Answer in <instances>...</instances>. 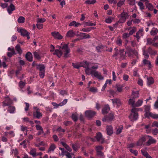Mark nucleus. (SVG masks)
Returning <instances> with one entry per match:
<instances>
[{"label": "nucleus", "instance_id": "f257e3e1", "mask_svg": "<svg viewBox=\"0 0 158 158\" xmlns=\"http://www.w3.org/2000/svg\"><path fill=\"white\" fill-rule=\"evenodd\" d=\"M70 50L67 44H61L59 50L56 49L53 53L54 55H56L59 58H60L63 53L64 57L67 58L70 56Z\"/></svg>", "mask_w": 158, "mask_h": 158}, {"label": "nucleus", "instance_id": "f03ea898", "mask_svg": "<svg viewBox=\"0 0 158 158\" xmlns=\"http://www.w3.org/2000/svg\"><path fill=\"white\" fill-rule=\"evenodd\" d=\"M139 111V109L133 108L131 110V113L129 116L132 122L136 120L138 117L137 112Z\"/></svg>", "mask_w": 158, "mask_h": 158}, {"label": "nucleus", "instance_id": "7ed1b4c3", "mask_svg": "<svg viewBox=\"0 0 158 158\" xmlns=\"http://www.w3.org/2000/svg\"><path fill=\"white\" fill-rule=\"evenodd\" d=\"M120 16L118 23H123L126 21V19L128 18V14L126 12L123 11L120 15Z\"/></svg>", "mask_w": 158, "mask_h": 158}, {"label": "nucleus", "instance_id": "20e7f679", "mask_svg": "<svg viewBox=\"0 0 158 158\" xmlns=\"http://www.w3.org/2000/svg\"><path fill=\"white\" fill-rule=\"evenodd\" d=\"M33 108L36 111L33 112V115L34 117L37 118L39 119L42 117V114L40 111V109L36 107H34Z\"/></svg>", "mask_w": 158, "mask_h": 158}, {"label": "nucleus", "instance_id": "39448f33", "mask_svg": "<svg viewBox=\"0 0 158 158\" xmlns=\"http://www.w3.org/2000/svg\"><path fill=\"white\" fill-rule=\"evenodd\" d=\"M91 74L94 76L95 77L98 78L100 80H102L104 79V77L101 74V73L98 71H96L94 70L90 71Z\"/></svg>", "mask_w": 158, "mask_h": 158}, {"label": "nucleus", "instance_id": "423d86ee", "mask_svg": "<svg viewBox=\"0 0 158 158\" xmlns=\"http://www.w3.org/2000/svg\"><path fill=\"white\" fill-rule=\"evenodd\" d=\"M146 7L148 9V10L150 11H153V13L156 14L158 11V10L154 8V7L152 5L148 2H146L145 4Z\"/></svg>", "mask_w": 158, "mask_h": 158}, {"label": "nucleus", "instance_id": "0eeeda50", "mask_svg": "<svg viewBox=\"0 0 158 158\" xmlns=\"http://www.w3.org/2000/svg\"><path fill=\"white\" fill-rule=\"evenodd\" d=\"M18 32L20 33L21 35L25 36H26L28 40L30 39V33L27 31V30L24 29H21L18 30Z\"/></svg>", "mask_w": 158, "mask_h": 158}, {"label": "nucleus", "instance_id": "6e6552de", "mask_svg": "<svg viewBox=\"0 0 158 158\" xmlns=\"http://www.w3.org/2000/svg\"><path fill=\"white\" fill-rule=\"evenodd\" d=\"M114 118V116L113 114L110 113L108 115L104 116L102 118V121L103 122H108L112 120Z\"/></svg>", "mask_w": 158, "mask_h": 158}, {"label": "nucleus", "instance_id": "1a4fd4ad", "mask_svg": "<svg viewBox=\"0 0 158 158\" xmlns=\"http://www.w3.org/2000/svg\"><path fill=\"white\" fill-rule=\"evenodd\" d=\"M95 138L97 141L101 143H103L105 142L104 138L102 137L101 133L100 132L97 133L96 135L95 136Z\"/></svg>", "mask_w": 158, "mask_h": 158}, {"label": "nucleus", "instance_id": "9d476101", "mask_svg": "<svg viewBox=\"0 0 158 158\" xmlns=\"http://www.w3.org/2000/svg\"><path fill=\"white\" fill-rule=\"evenodd\" d=\"M96 114V112L93 110H87L85 112V116L89 118L94 117Z\"/></svg>", "mask_w": 158, "mask_h": 158}, {"label": "nucleus", "instance_id": "9b49d317", "mask_svg": "<svg viewBox=\"0 0 158 158\" xmlns=\"http://www.w3.org/2000/svg\"><path fill=\"white\" fill-rule=\"evenodd\" d=\"M52 35L56 39L61 40L63 37L58 32L53 31L51 33Z\"/></svg>", "mask_w": 158, "mask_h": 158}, {"label": "nucleus", "instance_id": "f8f14e48", "mask_svg": "<svg viewBox=\"0 0 158 158\" xmlns=\"http://www.w3.org/2000/svg\"><path fill=\"white\" fill-rule=\"evenodd\" d=\"M106 131L107 134L110 135L113 133V128L111 126H107L106 127Z\"/></svg>", "mask_w": 158, "mask_h": 158}, {"label": "nucleus", "instance_id": "ddd939ff", "mask_svg": "<svg viewBox=\"0 0 158 158\" xmlns=\"http://www.w3.org/2000/svg\"><path fill=\"white\" fill-rule=\"evenodd\" d=\"M110 108L108 105H105L102 110V113L105 114L108 113L110 111Z\"/></svg>", "mask_w": 158, "mask_h": 158}, {"label": "nucleus", "instance_id": "4468645a", "mask_svg": "<svg viewBox=\"0 0 158 158\" xmlns=\"http://www.w3.org/2000/svg\"><path fill=\"white\" fill-rule=\"evenodd\" d=\"M143 63L144 65H145L148 64V69H150L152 67V65L151 64V62L146 59H144L143 60Z\"/></svg>", "mask_w": 158, "mask_h": 158}, {"label": "nucleus", "instance_id": "2eb2a0df", "mask_svg": "<svg viewBox=\"0 0 158 158\" xmlns=\"http://www.w3.org/2000/svg\"><path fill=\"white\" fill-rule=\"evenodd\" d=\"M15 9V7L14 5L12 3H11L10 6L8 7L7 10L8 13L10 14L12 13V11Z\"/></svg>", "mask_w": 158, "mask_h": 158}, {"label": "nucleus", "instance_id": "dca6fc26", "mask_svg": "<svg viewBox=\"0 0 158 158\" xmlns=\"http://www.w3.org/2000/svg\"><path fill=\"white\" fill-rule=\"evenodd\" d=\"M126 54V52H125V53H124V50L123 49H119V55L120 56V59L122 60L124 59Z\"/></svg>", "mask_w": 158, "mask_h": 158}, {"label": "nucleus", "instance_id": "f3484780", "mask_svg": "<svg viewBox=\"0 0 158 158\" xmlns=\"http://www.w3.org/2000/svg\"><path fill=\"white\" fill-rule=\"evenodd\" d=\"M3 106H9L10 105L12 104L13 101L9 99L5 100L3 102Z\"/></svg>", "mask_w": 158, "mask_h": 158}, {"label": "nucleus", "instance_id": "a211bd4d", "mask_svg": "<svg viewBox=\"0 0 158 158\" xmlns=\"http://www.w3.org/2000/svg\"><path fill=\"white\" fill-rule=\"evenodd\" d=\"M26 58L27 60L29 61H32V54L30 52H27L26 55Z\"/></svg>", "mask_w": 158, "mask_h": 158}, {"label": "nucleus", "instance_id": "6ab92c4d", "mask_svg": "<svg viewBox=\"0 0 158 158\" xmlns=\"http://www.w3.org/2000/svg\"><path fill=\"white\" fill-rule=\"evenodd\" d=\"M147 84L148 86L152 85L154 83V80L153 78L151 77H148L147 78Z\"/></svg>", "mask_w": 158, "mask_h": 158}, {"label": "nucleus", "instance_id": "aec40b11", "mask_svg": "<svg viewBox=\"0 0 158 158\" xmlns=\"http://www.w3.org/2000/svg\"><path fill=\"white\" fill-rule=\"evenodd\" d=\"M75 35V33L72 30H70L67 32L66 36L68 37H73Z\"/></svg>", "mask_w": 158, "mask_h": 158}, {"label": "nucleus", "instance_id": "412c9836", "mask_svg": "<svg viewBox=\"0 0 158 158\" xmlns=\"http://www.w3.org/2000/svg\"><path fill=\"white\" fill-rule=\"evenodd\" d=\"M112 103L113 104H116L118 106H119L121 104V102L119 99L118 98H115L111 99Z\"/></svg>", "mask_w": 158, "mask_h": 158}, {"label": "nucleus", "instance_id": "4be33fe9", "mask_svg": "<svg viewBox=\"0 0 158 158\" xmlns=\"http://www.w3.org/2000/svg\"><path fill=\"white\" fill-rule=\"evenodd\" d=\"M139 91H138L135 92L133 91L131 94V97L135 99L139 97Z\"/></svg>", "mask_w": 158, "mask_h": 158}, {"label": "nucleus", "instance_id": "5701e85b", "mask_svg": "<svg viewBox=\"0 0 158 158\" xmlns=\"http://www.w3.org/2000/svg\"><path fill=\"white\" fill-rule=\"evenodd\" d=\"M135 99L133 98H130L128 101V104L129 105H131L133 107H135Z\"/></svg>", "mask_w": 158, "mask_h": 158}, {"label": "nucleus", "instance_id": "b1692460", "mask_svg": "<svg viewBox=\"0 0 158 158\" xmlns=\"http://www.w3.org/2000/svg\"><path fill=\"white\" fill-rule=\"evenodd\" d=\"M148 140L146 142V145L149 146L152 143H156V141L155 139L152 138V137H150Z\"/></svg>", "mask_w": 158, "mask_h": 158}, {"label": "nucleus", "instance_id": "393cba45", "mask_svg": "<svg viewBox=\"0 0 158 158\" xmlns=\"http://www.w3.org/2000/svg\"><path fill=\"white\" fill-rule=\"evenodd\" d=\"M114 54L112 55V57H115V59H117V57L119 55V50H118V49L115 48L114 49Z\"/></svg>", "mask_w": 158, "mask_h": 158}, {"label": "nucleus", "instance_id": "a878e982", "mask_svg": "<svg viewBox=\"0 0 158 158\" xmlns=\"http://www.w3.org/2000/svg\"><path fill=\"white\" fill-rule=\"evenodd\" d=\"M148 52L151 55H155L157 53V52L156 51L153 50L152 48L149 47L148 49Z\"/></svg>", "mask_w": 158, "mask_h": 158}, {"label": "nucleus", "instance_id": "bb28decb", "mask_svg": "<svg viewBox=\"0 0 158 158\" xmlns=\"http://www.w3.org/2000/svg\"><path fill=\"white\" fill-rule=\"evenodd\" d=\"M81 25V23H77L75 21H73L69 24V26H74L75 27H78Z\"/></svg>", "mask_w": 158, "mask_h": 158}, {"label": "nucleus", "instance_id": "cd10ccee", "mask_svg": "<svg viewBox=\"0 0 158 158\" xmlns=\"http://www.w3.org/2000/svg\"><path fill=\"white\" fill-rule=\"evenodd\" d=\"M158 32V30L155 27H153L150 31V34L152 35H156Z\"/></svg>", "mask_w": 158, "mask_h": 158}, {"label": "nucleus", "instance_id": "c85d7f7f", "mask_svg": "<svg viewBox=\"0 0 158 158\" xmlns=\"http://www.w3.org/2000/svg\"><path fill=\"white\" fill-rule=\"evenodd\" d=\"M71 145L73 149L75 151H77L79 148L78 144L77 143H76L75 144L71 143Z\"/></svg>", "mask_w": 158, "mask_h": 158}, {"label": "nucleus", "instance_id": "c756f323", "mask_svg": "<svg viewBox=\"0 0 158 158\" xmlns=\"http://www.w3.org/2000/svg\"><path fill=\"white\" fill-rule=\"evenodd\" d=\"M56 148V146L54 144L51 145L48 151V152H49L52 151H53Z\"/></svg>", "mask_w": 158, "mask_h": 158}, {"label": "nucleus", "instance_id": "7c9ffc66", "mask_svg": "<svg viewBox=\"0 0 158 158\" xmlns=\"http://www.w3.org/2000/svg\"><path fill=\"white\" fill-rule=\"evenodd\" d=\"M37 69H39L40 71H45V67L44 64H40L38 65Z\"/></svg>", "mask_w": 158, "mask_h": 158}, {"label": "nucleus", "instance_id": "2f4dec72", "mask_svg": "<svg viewBox=\"0 0 158 158\" xmlns=\"http://www.w3.org/2000/svg\"><path fill=\"white\" fill-rule=\"evenodd\" d=\"M89 63L87 61H83L80 63L81 67H82L84 68H87L89 67Z\"/></svg>", "mask_w": 158, "mask_h": 158}, {"label": "nucleus", "instance_id": "473e14b6", "mask_svg": "<svg viewBox=\"0 0 158 158\" xmlns=\"http://www.w3.org/2000/svg\"><path fill=\"white\" fill-rule=\"evenodd\" d=\"M123 129V127L122 126H120L117 128L116 131V134L117 135L120 134L122 131V130Z\"/></svg>", "mask_w": 158, "mask_h": 158}, {"label": "nucleus", "instance_id": "72a5a7b5", "mask_svg": "<svg viewBox=\"0 0 158 158\" xmlns=\"http://www.w3.org/2000/svg\"><path fill=\"white\" fill-rule=\"evenodd\" d=\"M15 110V108L14 106H10L8 107V111L10 113H13Z\"/></svg>", "mask_w": 158, "mask_h": 158}, {"label": "nucleus", "instance_id": "f704fd0d", "mask_svg": "<svg viewBox=\"0 0 158 158\" xmlns=\"http://www.w3.org/2000/svg\"><path fill=\"white\" fill-rule=\"evenodd\" d=\"M25 19L23 16H20L18 19V22L19 23H23L25 22Z\"/></svg>", "mask_w": 158, "mask_h": 158}, {"label": "nucleus", "instance_id": "c9c22d12", "mask_svg": "<svg viewBox=\"0 0 158 158\" xmlns=\"http://www.w3.org/2000/svg\"><path fill=\"white\" fill-rule=\"evenodd\" d=\"M142 31V30H139L138 32L136 33V35H134V36L137 39V41L138 42L139 41V40L140 39L139 35L141 34Z\"/></svg>", "mask_w": 158, "mask_h": 158}, {"label": "nucleus", "instance_id": "e433bc0d", "mask_svg": "<svg viewBox=\"0 0 158 158\" xmlns=\"http://www.w3.org/2000/svg\"><path fill=\"white\" fill-rule=\"evenodd\" d=\"M26 85L25 81H20L19 83V85L20 88L23 89L24 88Z\"/></svg>", "mask_w": 158, "mask_h": 158}, {"label": "nucleus", "instance_id": "4c0bfd02", "mask_svg": "<svg viewBox=\"0 0 158 158\" xmlns=\"http://www.w3.org/2000/svg\"><path fill=\"white\" fill-rule=\"evenodd\" d=\"M143 102L142 100L139 99L135 103V107H139L140 106Z\"/></svg>", "mask_w": 158, "mask_h": 158}, {"label": "nucleus", "instance_id": "58836bf2", "mask_svg": "<svg viewBox=\"0 0 158 158\" xmlns=\"http://www.w3.org/2000/svg\"><path fill=\"white\" fill-rule=\"evenodd\" d=\"M15 49L19 54H21L22 53V50L19 45L18 44L16 46Z\"/></svg>", "mask_w": 158, "mask_h": 158}, {"label": "nucleus", "instance_id": "ea45409f", "mask_svg": "<svg viewBox=\"0 0 158 158\" xmlns=\"http://www.w3.org/2000/svg\"><path fill=\"white\" fill-rule=\"evenodd\" d=\"M36 150L34 148L31 149L29 153L31 155L33 156L34 157L36 155Z\"/></svg>", "mask_w": 158, "mask_h": 158}, {"label": "nucleus", "instance_id": "a19ab883", "mask_svg": "<svg viewBox=\"0 0 158 158\" xmlns=\"http://www.w3.org/2000/svg\"><path fill=\"white\" fill-rule=\"evenodd\" d=\"M96 0H87V1H85V3L86 4H93L95 3L96 2Z\"/></svg>", "mask_w": 158, "mask_h": 158}, {"label": "nucleus", "instance_id": "79ce46f5", "mask_svg": "<svg viewBox=\"0 0 158 158\" xmlns=\"http://www.w3.org/2000/svg\"><path fill=\"white\" fill-rule=\"evenodd\" d=\"M15 51L14 50V49H13L12 50V52H8L7 53V55L8 57H11L13 55L15 54Z\"/></svg>", "mask_w": 158, "mask_h": 158}, {"label": "nucleus", "instance_id": "37998d69", "mask_svg": "<svg viewBox=\"0 0 158 158\" xmlns=\"http://www.w3.org/2000/svg\"><path fill=\"white\" fill-rule=\"evenodd\" d=\"M123 87V86L122 85H116V88L117 89V91L119 92H121L122 91V88Z\"/></svg>", "mask_w": 158, "mask_h": 158}, {"label": "nucleus", "instance_id": "c03bdc74", "mask_svg": "<svg viewBox=\"0 0 158 158\" xmlns=\"http://www.w3.org/2000/svg\"><path fill=\"white\" fill-rule=\"evenodd\" d=\"M34 56L37 59H40L41 58V57L40 56L39 53L36 52H35L33 53Z\"/></svg>", "mask_w": 158, "mask_h": 158}, {"label": "nucleus", "instance_id": "a18cd8bd", "mask_svg": "<svg viewBox=\"0 0 158 158\" xmlns=\"http://www.w3.org/2000/svg\"><path fill=\"white\" fill-rule=\"evenodd\" d=\"M97 156L99 157V158H104L103 153L101 151L97 152Z\"/></svg>", "mask_w": 158, "mask_h": 158}, {"label": "nucleus", "instance_id": "49530a36", "mask_svg": "<svg viewBox=\"0 0 158 158\" xmlns=\"http://www.w3.org/2000/svg\"><path fill=\"white\" fill-rule=\"evenodd\" d=\"M125 0H122L119 1L117 4V6L118 7H120L123 5L124 4Z\"/></svg>", "mask_w": 158, "mask_h": 158}, {"label": "nucleus", "instance_id": "de8ad7c7", "mask_svg": "<svg viewBox=\"0 0 158 158\" xmlns=\"http://www.w3.org/2000/svg\"><path fill=\"white\" fill-rule=\"evenodd\" d=\"M143 55L144 56V57L145 59H148L149 58V55L148 54V52H146L144 49H143Z\"/></svg>", "mask_w": 158, "mask_h": 158}, {"label": "nucleus", "instance_id": "09e8293b", "mask_svg": "<svg viewBox=\"0 0 158 158\" xmlns=\"http://www.w3.org/2000/svg\"><path fill=\"white\" fill-rule=\"evenodd\" d=\"M72 118L75 122H76L78 119L77 115L75 114H73L72 115Z\"/></svg>", "mask_w": 158, "mask_h": 158}, {"label": "nucleus", "instance_id": "8fccbe9b", "mask_svg": "<svg viewBox=\"0 0 158 158\" xmlns=\"http://www.w3.org/2000/svg\"><path fill=\"white\" fill-rule=\"evenodd\" d=\"M147 44H152L153 42H154V41H153V39L152 40L151 38H148L147 39Z\"/></svg>", "mask_w": 158, "mask_h": 158}, {"label": "nucleus", "instance_id": "3c124183", "mask_svg": "<svg viewBox=\"0 0 158 158\" xmlns=\"http://www.w3.org/2000/svg\"><path fill=\"white\" fill-rule=\"evenodd\" d=\"M72 65L73 67L75 69H79L80 67V64H75L74 63H72Z\"/></svg>", "mask_w": 158, "mask_h": 158}, {"label": "nucleus", "instance_id": "603ef678", "mask_svg": "<svg viewBox=\"0 0 158 158\" xmlns=\"http://www.w3.org/2000/svg\"><path fill=\"white\" fill-rule=\"evenodd\" d=\"M85 25L86 26H95L96 25L95 23H91L89 21L85 23Z\"/></svg>", "mask_w": 158, "mask_h": 158}, {"label": "nucleus", "instance_id": "864d4df0", "mask_svg": "<svg viewBox=\"0 0 158 158\" xmlns=\"http://www.w3.org/2000/svg\"><path fill=\"white\" fill-rule=\"evenodd\" d=\"M130 35L129 33H124L123 34L122 37L124 39H125L127 38H128L129 37Z\"/></svg>", "mask_w": 158, "mask_h": 158}, {"label": "nucleus", "instance_id": "5fc2aeb1", "mask_svg": "<svg viewBox=\"0 0 158 158\" xmlns=\"http://www.w3.org/2000/svg\"><path fill=\"white\" fill-rule=\"evenodd\" d=\"M90 29L91 28H90L89 27L83 28L81 30V31L84 32H89L90 31Z\"/></svg>", "mask_w": 158, "mask_h": 158}, {"label": "nucleus", "instance_id": "6e6d98bb", "mask_svg": "<svg viewBox=\"0 0 158 158\" xmlns=\"http://www.w3.org/2000/svg\"><path fill=\"white\" fill-rule=\"evenodd\" d=\"M145 111L146 113L149 112L150 110V106H144Z\"/></svg>", "mask_w": 158, "mask_h": 158}, {"label": "nucleus", "instance_id": "4d7b16f0", "mask_svg": "<svg viewBox=\"0 0 158 158\" xmlns=\"http://www.w3.org/2000/svg\"><path fill=\"white\" fill-rule=\"evenodd\" d=\"M122 41L120 38H118L117 40L116 41V44L119 46L122 45Z\"/></svg>", "mask_w": 158, "mask_h": 158}, {"label": "nucleus", "instance_id": "13d9d810", "mask_svg": "<svg viewBox=\"0 0 158 158\" xmlns=\"http://www.w3.org/2000/svg\"><path fill=\"white\" fill-rule=\"evenodd\" d=\"M148 137H151V136L149 135H146L142 137L140 139L143 142H145Z\"/></svg>", "mask_w": 158, "mask_h": 158}, {"label": "nucleus", "instance_id": "bf43d9fd", "mask_svg": "<svg viewBox=\"0 0 158 158\" xmlns=\"http://www.w3.org/2000/svg\"><path fill=\"white\" fill-rule=\"evenodd\" d=\"M136 31V28L135 27H134L132 28L131 30L129 32V34L130 35H132Z\"/></svg>", "mask_w": 158, "mask_h": 158}, {"label": "nucleus", "instance_id": "052dcab7", "mask_svg": "<svg viewBox=\"0 0 158 158\" xmlns=\"http://www.w3.org/2000/svg\"><path fill=\"white\" fill-rule=\"evenodd\" d=\"M11 152L12 154H14V155L15 156L18 153V150L15 148V149H13L11 150Z\"/></svg>", "mask_w": 158, "mask_h": 158}, {"label": "nucleus", "instance_id": "680f3d73", "mask_svg": "<svg viewBox=\"0 0 158 158\" xmlns=\"http://www.w3.org/2000/svg\"><path fill=\"white\" fill-rule=\"evenodd\" d=\"M138 5L139 6L140 9L141 10H143L144 9V6L143 3L142 2H139Z\"/></svg>", "mask_w": 158, "mask_h": 158}, {"label": "nucleus", "instance_id": "e2e57ef3", "mask_svg": "<svg viewBox=\"0 0 158 158\" xmlns=\"http://www.w3.org/2000/svg\"><path fill=\"white\" fill-rule=\"evenodd\" d=\"M130 151L131 153L134 154L135 156H136L137 155L138 152L136 150L130 149Z\"/></svg>", "mask_w": 158, "mask_h": 158}, {"label": "nucleus", "instance_id": "0e129e2a", "mask_svg": "<svg viewBox=\"0 0 158 158\" xmlns=\"http://www.w3.org/2000/svg\"><path fill=\"white\" fill-rule=\"evenodd\" d=\"M89 91L93 93H96L97 92V89L96 88L91 87L89 89Z\"/></svg>", "mask_w": 158, "mask_h": 158}, {"label": "nucleus", "instance_id": "69168bd1", "mask_svg": "<svg viewBox=\"0 0 158 158\" xmlns=\"http://www.w3.org/2000/svg\"><path fill=\"white\" fill-rule=\"evenodd\" d=\"M141 151L142 155L145 157L148 154V153L144 149L141 150Z\"/></svg>", "mask_w": 158, "mask_h": 158}, {"label": "nucleus", "instance_id": "338daca9", "mask_svg": "<svg viewBox=\"0 0 158 158\" xmlns=\"http://www.w3.org/2000/svg\"><path fill=\"white\" fill-rule=\"evenodd\" d=\"M150 114L151 117L155 119H157L158 118V114H151V113H150Z\"/></svg>", "mask_w": 158, "mask_h": 158}, {"label": "nucleus", "instance_id": "774afa93", "mask_svg": "<svg viewBox=\"0 0 158 158\" xmlns=\"http://www.w3.org/2000/svg\"><path fill=\"white\" fill-rule=\"evenodd\" d=\"M154 106L155 108L158 109V96L157 97V100L155 103Z\"/></svg>", "mask_w": 158, "mask_h": 158}]
</instances>
